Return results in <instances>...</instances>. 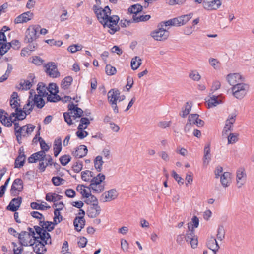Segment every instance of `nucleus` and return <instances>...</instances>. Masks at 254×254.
I'll return each instance as SVG.
<instances>
[{"label":"nucleus","mask_w":254,"mask_h":254,"mask_svg":"<svg viewBox=\"0 0 254 254\" xmlns=\"http://www.w3.org/2000/svg\"><path fill=\"white\" fill-rule=\"evenodd\" d=\"M93 9L100 23L103 25L104 27H107L110 29L109 32L111 34H114L119 31L120 27L118 25L119 17L117 15H110L111 10L108 6H105L104 8H102L94 5Z\"/></svg>","instance_id":"obj_1"},{"label":"nucleus","mask_w":254,"mask_h":254,"mask_svg":"<svg viewBox=\"0 0 254 254\" xmlns=\"http://www.w3.org/2000/svg\"><path fill=\"white\" fill-rule=\"evenodd\" d=\"M27 230L29 232L21 231L19 234H17L18 239L22 246L29 245L33 247L36 245V241L33 240L35 232L32 228L30 227H28Z\"/></svg>","instance_id":"obj_2"},{"label":"nucleus","mask_w":254,"mask_h":254,"mask_svg":"<svg viewBox=\"0 0 254 254\" xmlns=\"http://www.w3.org/2000/svg\"><path fill=\"white\" fill-rule=\"evenodd\" d=\"M34 228L35 230L36 233L38 236L36 237L34 235L33 240L36 241V244L39 242L43 243L45 244H51L52 239L50 234L44 230L42 227L40 226H35Z\"/></svg>","instance_id":"obj_3"},{"label":"nucleus","mask_w":254,"mask_h":254,"mask_svg":"<svg viewBox=\"0 0 254 254\" xmlns=\"http://www.w3.org/2000/svg\"><path fill=\"white\" fill-rule=\"evenodd\" d=\"M35 127H36L34 125L31 124H28L21 127L19 130L16 131L15 136L18 143L20 144H21L22 137H28L33 131Z\"/></svg>","instance_id":"obj_4"},{"label":"nucleus","mask_w":254,"mask_h":254,"mask_svg":"<svg viewBox=\"0 0 254 254\" xmlns=\"http://www.w3.org/2000/svg\"><path fill=\"white\" fill-rule=\"evenodd\" d=\"M249 88L247 84L241 83L234 85L231 90L233 95L237 99L241 100L247 95Z\"/></svg>","instance_id":"obj_5"},{"label":"nucleus","mask_w":254,"mask_h":254,"mask_svg":"<svg viewBox=\"0 0 254 254\" xmlns=\"http://www.w3.org/2000/svg\"><path fill=\"white\" fill-rule=\"evenodd\" d=\"M40 29V26L39 25L30 26L26 31L25 41L26 43H32L36 40L39 37Z\"/></svg>","instance_id":"obj_6"},{"label":"nucleus","mask_w":254,"mask_h":254,"mask_svg":"<svg viewBox=\"0 0 254 254\" xmlns=\"http://www.w3.org/2000/svg\"><path fill=\"white\" fill-rule=\"evenodd\" d=\"M150 36L156 41H163L168 38L169 36V32L160 26V24L158 26V28L150 33Z\"/></svg>","instance_id":"obj_7"},{"label":"nucleus","mask_w":254,"mask_h":254,"mask_svg":"<svg viewBox=\"0 0 254 254\" xmlns=\"http://www.w3.org/2000/svg\"><path fill=\"white\" fill-rule=\"evenodd\" d=\"M236 185L238 188H241L246 183L247 180V174L245 169L243 168H239L236 171Z\"/></svg>","instance_id":"obj_8"},{"label":"nucleus","mask_w":254,"mask_h":254,"mask_svg":"<svg viewBox=\"0 0 254 254\" xmlns=\"http://www.w3.org/2000/svg\"><path fill=\"white\" fill-rule=\"evenodd\" d=\"M120 92L117 89H112L108 93V100L109 103L114 102H120L125 99V96H120Z\"/></svg>","instance_id":"obj_9"},{"label":"nucleus","mask_w":254,"mask_h":254,"mask_svg":"<svg viewBox=\"0 0 254 254\" xmlns=\"http://www.w3.org/2000/svg\"><path fill=\"white\" fill-rule=\"evenodd\" d=\"M46 73L51 77L57 78L60 76L57 66L54 62H49L45 66Z\"/></svg>","instance_id":"obj_10"},{"label":"nucleus","mask_w":254,"mask_h":254,"mask_svg":"<svg viewBox=\"0 0 254 254\" xmlns=\"http://www.w3.org/2000/svg\"><path fill=\"white\" fill-rule=\"evenodd\" d=\"M222 4L221 0H204L203 7L207 10H217Z\"/></svg>","instance_id":"obj_11"},{"label":"nucleus","mask_w":254,"mask_h":254,"mask_svg":"<svg viewBox=\"0 0 254 254\" xmlns=\"http://www.w3.org/2000/svg\"><path fill=\"white\" fill-rule=\"evenodd\" d=\"M118 193L115 189H111L104 192L101 196V200L103 202H109L117 198Z\"/></svg>","instance_id":"obj_12"},{"label":"nucleus","mask_w":254,"mask_h":254,"mask_svg":"<svg viewBox=\"0 0 254 254\" xmlns=\"http://www.w3.org/2000/svg\"><path fill=\"white\" fill-rule=\"evenodd\" d=\"M226 79L228 83L234 86L237 84L241 83L244 80V78L239 73H230L227 75Z\"/></svg>","instance_id":"obj_13"},{"label":"nucleus","mask_w":254,"mask_h":254,"mask_svg":"<svg viewBox=\"0 0 254 254\" xmlns=\"http://www.w3.org/2000/svg\"><path fill=\"white\" fill-rule=\"evenodd\" d=\"M23 189V181L20 178H17L13 181L10 190L11 194L15 196Z\"/></svg>","instance_id":"obj_14"},{"label":"nucleus","mask_w":254,"mask_h":254,"mask_svg":"<svg viewBox=\"0 0 254 254\" xmlns=\"http://www.w3.org/2000/svg\"><path fill=\"white\" fill-rule=\"evenodd\" d=\"M101 207L97 204H92L88 208L87 214L89 217L91 218H96L98 216L101 212Z\"/></svg>","instance_id":"obj_15"},{"label":"nucleus","mask_w":254,"mask_h":254,"mask_svg":"<svg viewBox=\"0 0 254 254\" xmlns=\"http://www.w3.org/2000/svg\"><path fill=\"white\" fill-rule=\"evenodd\" d=\"M47 156L44 151H40L32 154L28 158V161L30 163H35L38 161H42L43 159L46 158Z\"/></svg>","instance_id":"obj_16"},{"label":"nucleus","mask_w":254,"mask_h":254,"mask_svg":"<svg viewBox=\"0 0 254 254\" xmlns=\"http://www.w3.org/2000/svg\"><path fill=\"white\" fill-rule=\"evenodd\" d=\"M22 202V198L18 197L11 200L7 207V209L12 212H15L19 208Z\"/></svg>","instance_id":"obj_17"},{"label":"nucleus","mask_w":254,"mask_h":254,"mask_svg":"<svg viewBox=\"0 0 254 254\" xmlns=\"http://www.w3.org/2000/svg\"><path fill=\"white\" fill-rule=\"evenodd\" d=\"M33 16V13L30 11L25 12L17 16L14 20L16 24L27 22L31 20Z\"/></svg>","instance_id":"obj_18"},{"label":"nucleus","mask_w":254,"mask_h":254,"mask_svg":"<svg viewBox=\"0 0 254 254\" xmlns=\"http://www.w3.org/2000/svg\"><path fill=\"white\" fill-rule=\"evenodd\" d=\"M31 91H32L31 100L33 106L36 105V107L39 109L43 108V107L44 106L45 104L44 100L43 99L42 97H40V95H38L37 94H35L33 97V93H35V91L33 90H31Z\"/></svg>","instance_id":"obj_19"},{"label":"nucleus","mask_w":254,"mask_h":254,"mask_svg":"<svg viewBox=\"0 0 254 254\" xmlns=\"http://www.w3.org/2000/svg\"><path fill=\"white\" fill-rule=\"evenodd\" d=\"M87 148L84 145H81L76 148L75 150L73 151V155L77 158H81L86 155L87 153Z\"/></svg>","instance_id":"obj_20"},{"label":"nucleus","mask_w":254,"mask_h":254,"mask_svg":"<svg viewBox=\"0 0 254 254\" xmlns=\"http://www.w3.org/2000/svg\"><path fill=\"white\" fill-rule=\"evenodd\" d=\"M236 115L232 114L229 115L228 119L226 121L224 131L228 132L232 130V127L236 120Z\"/></svg>","instance_id":"obj_21"},{"label":"nucleus","mask_w":254,"mask_h":254,"mask_svg":"<svg viewBox=\"0 0 254 254\" xmlns=\"http://www.w3.org/2000/svg\"><path fill=\"white\" fill-rule=\"evenodd\" d=\"M188 121L190 122L193 125H196L198 127H202L204 124V122L199 118V115L197 114H192L189 116Z\"/></svg>","instance_id":"obj_22"},{"label":"nucleus","mask_w":254,"mask_h":254,"mask_svg":"<svg viewBox=\"0 0 254 254\" xmlns=\"http://www.w3.org/2000/svg\"><path fill=\"white\" fill-rule=\"evenodd\" d=\"M73 224L75 230L79 232L85 225V220L83 216H77L74 220Z\"/></svg>","instance_id":"obj_23"},{"label":"nucleus","mask_w":254,"mask_h":254,"mask_svg":"<svg viewBox=\"0 0 254 254\" xmlns=\"http://www.w3.org/2000/svg\"><path fill=\"white\" fill-rule=\"evenodd\" d=\"M39 224L42 227L45 232H47L52 231L54 229L55 226L57 225L55 224L54 222L45 221V220L40 221Z\"/></svg>","instance_id":"obj_24"},{"label":"nucleus","mask_w":254,"mask_h":254,"mask_svg":"<svg viewBox=\"0 0 254 254\" xmlns=\"http://www.w3.org/2000/svg\"><path fill=\"white\" fill-rule=\"evenodd\" d=\"M15 111V112L11 114V116L17 120H23L26 118V117L27 115H26L25 111L21 108H16Z\"/></svg>","instance_id":"obj_25"},{"label":"nucleus","mask_w":254,"mask_h":254,"mask_svg":"<svg viewBox=\"0 0 254 254\" xmlns=\"http://www.w3.org/2000/svg\"><path fill=\"white\" fill-rule=\"evenodd\" d=\"M52 158L50 155H47V158L43 159L42 161H40L39 164V169L43 172L45 170L46 167L48 165H52Z\"/></svg>","instance_id":"obj_26"},{"label":"nucleus","mask_w":254,"mask_h":254,"mask_svg":"<svg viewBox=\"0 0 254 254\" xmlns=\"http://www.w3.org/2000/svg\"><path fill=\"white\" fill-rule=\"evenodd\" d=\"M29 78L32 79V81L29 80H24L23 82H21L19 85L20 86V89L22 90H28L32 86V83H34V76L33 74H30L29 75Z\"/></svg>","instance_id":"obj_27"},{"label":"nucleus","mask_w":254,"mask_h":254,"mask_svg":"<svg viewBox=\"0 0 254 254\" xmlns=\"http://www.w3.org/2000/svg\"><path fill=\"white\" fill-rule=\"evenodd\" d=\"M211 160L210 145L207 144L204 149L203 165H207Z\"/></svg>","instance_id":"obj_28"},{"label":"nucleus","mask_w":254,"mask_h":254,"mask_svg":"<svg viewBox=\"0 0 254 254\" xmlns=\"http://www.w3.org/2000/svg\"><path fill=\"white\" fill-rule=\"evenodd\" d=\"M30 95L29 97L27 103L24 106L23 110L25 111L26 115H29L33 109L34 106L32 102V91H30Z\"/></svg>","instance_id":"obj_29"},{"label":"nucleus","mask_w":254,"mask_h":254,"mask_svg":"<svg viewBox=\"0 0 254 254\" xmlns=\"http://www.w3.org/2000/svg\"><path fill=\"white\" fill-rule=\"evenodd\" d=\"M207 247L214 252V254H216V252L220 248L216 240L214 238H212L208 241Z\"/></svg>","instance_id":"obj_30"},{"label":"nucleus","mask_w":254,"mask_h":254,"mask_svg":"<svg viewBox=\"0 0 254 254\" xmlns=\"http://www.w3.org/2000/svg\"><path fill=\"white\" fill-rule=\"evenodd\" d=\"M37 90L40 97L44 96L46 97L48 96V92L47 90V87L43 82H40L37 85Z\"/></svg>","instance_id":"obj_31"},{"label":"nucleus","mask_w":254,"mask_h":254,"mask_svg":"<svg viewBox=\"0 0 254 254\" xmlns=\"http://www.w3.org/2000/svg\"><path fill=\"white\" fill-rule=\"evenodd\" d=\"M230 176L229 172H224L220 177V181L222 186L224 187H228L230 183Z\"/></svg>","instance_id":"obj_32"},{"label":"nucleus","mask_w":254,"mask_h":254,"mask_svg":"<svg viewBox=\"0 0 254 254\" xmlns=\"http://www.w3.org/2000/svg\"><path fill=\"white\" fill-rule=\"evenodd\" d=\"M62 150V139L57 138L54 142V153L55 157H57Z\"/></svg>","instance_id":"obj_33"},{"label":"nucleus","mask_w":254,"mask_h":254,"mask_svg":"<svg viewBox=\"0 0 254 254\" xmlns=\"http://www.w3.org/2000/svg\"><path fill=\"white\" fill-rule=\"evenodd\" d=\"M87 189L90 190H92L96 193H100L104 191L105 186L104 185L102 184L95 185L93 183H90V185L87 187Z\"/></svg>","instance_id":"obj_34"},{"label":"nucleus","mask_w":254,"mask_h":254,"mask_svg":"<svg viewBox=\"0 0 254 254\" xmlns=\"http://www.w3.org/2000/svg\"><path fill=\"white\" fill-rule=\"evenodd\" d=\"M45 245L43 243L39 242V243L36 244V245L33 247L34 251L37 254H43L47 251Z\"/></svg>","instance_id":"obj_35"},{"label":"nucleus","mask_w":254,"mask_h":254,"mask_svg":"<svg viewBox=\"0 0 254 254\" xmlns=\"http://www.w3.org/2000/svg\"><path fill=\"white\" fill-rule=\"evenodd\" d=\"M87 187L84 185H78L76 187L77 190L80 193L84 198L87 197L88 195H90L89 193L91 192L90 190L85 189Z\"/></svg>","instance_id":"obj_36"},{"label":"nucleus","mask_w":254,"mask_h":254,"mask_svg":"<svg viewBox=\"0 0 254 254\" xmlns=\"http://www.w3.org/2000/svg\"><path fill=\"white\" fill-rule=\"evenodd\" d=\"M192 13L182 15L181 16L177 17L178 20L179 26L185 25L190 19L192 17Z\"/></svg>","instance_id":"obj_37"},{"label":"nucleus","mask_w":254,"mask_h":254,"mask_svg":"<svg viewBox=\"0 0 254 254\" xmlns=\"http://www.w3.org/2000/svg\"><path fill=\"white\" fill-rule=\"evenodd\" d=\"M94 166L98 172L102 170V166L104 163L102 156H97L94 160Z\"/></svg>","instance_id":"obj_38"},{"label":"nucleus","mask_w":254,"mask_h":254,"mask_svg":"<svg viewBox=\"0 0 254 254\" xmlns=\"http://www.w3.org/2000/svg\"><path fill=\"white\" fill-rule=\"evenodd\" d=\"M141 64V60L137 56L132 58L131 61V67L133 70H136Z\"/></svg>","instance_id":"obj_39"},{"label":"nucleus","mask_w":254,"mask_h":254,"mask_svg":"<svg viewBox=\"0 0 254 254\" xmlns=\"http://www.w3.org/2000/svg\"><path fill=\"white\" fill-rule=\"evenodd\" d=\"M73 81L72 77L71 76H67L65 77L61 82V87L62 88L65 90L67 89L70 85L71 84V83Z\"/></svg>","instance_id":"obj_40"},{"label":"nucleus","mask_w":254,"mask_h":254,"mask_svg":"<svg viewBox=\"0 0 254 254\" xmlns=\"http://www.w3.org/2000/svg\"><path fill=\"white\" fill-rule=\"evenodd\" d=\"M93 173L89 170H86L81 172V178L86 182H90L94 176Z\"/></svg>","instance_id":"obj_41"},{"label":"nucleus","mask_w":254,"mask_h":254,"mask_svg":"<svg viewBox=\"0 0 254 254\" xmlns=\"http://www.w3.org/2000/svg\"><path fill=\"white\" fill-rule=\"evenodd\" d=\"M105 179V176L101 173L98 174L96 176H93L91 183L95 185L101 184V183Z\"/></svg>","instance_id":"obj_42"},{"label":"nucleus","mask_w":254,"mask_h":254,"mask_svg":"<svg viewBox=\"0 0 254 254\" xmlns=\"http://www.w3.org/2000/svg\"><path fill=\"white\" fill-rule=\"evenodd\" d=\"M142 8L143 7L140 4H134L128 8V11L130 13L134 14V15H137L138 13L142 11Z\"/></svg>","instance_id":"obj_43"},{"label":"nucleus","mask_w":254,"mask_h":254,"mask_svg":"<svg viewBox=\"0 0 254 254\" xmlns=\"http://www.w3.org/2000/svg\"><path fill=\"white\" fill-rule=\"evenodd\" d=\"M151 16L150 15H145L141 16H137V15H133L132 16L133 21L136 23L139 22H145L150 19Z\"/></svg>","instance_id":"obj_44"},{"label":"nucleus","mask_w":254,"mask_h":254,"mask_svg":"<svg viewBox=\"0 0 254 254\" xmlns=\"http://www.w3.org/2000/svg\"><path fill=\"white\" fill-rule=\"evenodd\" d=\"M3 113H1L0 116V120L2 124L7 126L8 127H10L12 126L11 124V120H12V117L10 115L9 118L6 117L5 116H3Z\"/></svg>","instance_id":"obj_45"},{"label":"nucleus","mask_w":254,"mask_h":254,"mask_svg":"<svg viewBox=\"0 0 254 254\" xmlns=\"http://www.w3.org/2000/svg\"><path fill=\"white\" fill-rule=\"evenodd\" d=\"M188 227L189 230L186 234L185 239H186V240L187 242H189L190 240H192L196 236L194 234V232L193 227L191 225H190L189 223L188 224Z\"/></svg>","instance_id":"obj_46"},{"label":"nucleus","mask_w":254,"mask_h":254,"mask_svg":"<svg viewBox=\"0 0 254 254\" xmlns=\"http://www.w3.org/2000/svg\"><path fill=\"white\" fill-rule=\"evenodd\" d=\"M178 20H177V18H174L168 21L162 22L160 23V26H179L178 25Z\"/></svg>","instance_id":"obj_47"},{"label":"nucleus","mask_w":254,"mask_h":254,"mask_svg":"<svg viewBox=\"0 0 254 254\" xmlns=\"http://www.w3.org/2000/svg\"><path fill=\"white\" fill-rule=\"evenodd\" d=\"M90 195L87 197H85L86 199L85 200V203L88 205H92V204H98V200L96 196L92 195L91 192L89 193Z\"/></svg>","instance_id":"obj_48"},{"label":"nucleus","mask_w":254,"mask_h":254,"mask_svg":"<svg viewBox=\"0 0 254 254\" xmlns=\"http://www.w3.org/2000/svg\"><path fill=\"white\" fill-rule=\"evenodd\" d=\"M207 102L209 108L215 107L220 103V101L218 99V97L215 96L210 97Z\"/></svg>","instance_id":"obj_49"},{"label":"nucleus","mask_w":254,"mask_h":254,"mask_svg":"<svg viewBox=\"0 0 254 254\" xmlns=\"http://www.w3.org/2000/svg\"><path fill=\"white\" fill-rule=\"evenodd\" d=\"M90 124V121L89 119L86 117H82L80 119V123L77 127V129L84 128H87L88 125Z\"/></svg>","instance_id":"obj_50"},{"label":"nucleus","mask_w":254,"mask_h":254,"mask_svg":"<svg viewBox=\"0 0 254 254\" xmlns=\"http://www.w3.org/2000/svg\"><path fill=\"white\" fill-rule=\"evenodd\" d=\"M189 76L190 79L195 81H198L201 79V75L197 70L191 71Z\"/></svg>","instance_id":"obj_51"},{"label":"nucleus","mask_w":254,"mask_h":254,"mask_svg":"<svg viewBox=\"0 0 254 254\" xmlns=\"http://www.w3.org/2000/svg\"><path fill=\"white\" fill-rule=\"evenodd\" d=\"M0 45V55L3 56L10 49L11 45L8 43H3Z\"/></svg>","instance_id":"obj_52"},{"label":"nucleus","mask_w":254,"mask_h":254,"mask_svg":"<svg viewBox=\"0 0 254 254\" xmlns=\"http://www.w3.org/2000/svg\"><path fill=\"white\" fill-rule=\"evenodd\" d=\"M60 211V210H58V209H55L53 221L55 224H58L62 221L63 217L61 215Z\"/></svg>","instance_id":"obj_53"},{"label":"nucleus","mask_w":254,"mask_h":254,"mask_svg":"<svg viewBox=\"0 0 254 254\" xmlns=\"http://www.w3.org/2000/svg\"><path fill=\"white\" fill-rule=\"evenodd\" d=\"M62 100L61 98L57 93H52L48 95L47 100L51 102H57Z\"/></svg>","instance_id":"obj_54"},{"label":"nucleus","mask_w":254,"mask_h":254,"mask_svg":"<svg viewBox=\"0 0 254 254\" xmlns=\"http://www.w3.org/2000/svg\"><path fill=\"white\" fill-rule=\"evenodd\" d=\"M70 113L72 115L73 114L72 118L74 120H75L76 118H79L83 116V111L81 108L77 107L75 109L74 112H72Z\"/></svg>","instance_id":"obj_55"},{"label":"nucleus","mask_w":254,"mask_h":254,"mask_svg":"<svg viewBox=\"0 0 254 254\" xmlns=\"http://www.w3.org/2000/svg\"><path fill=\"white\" fill-rule=\"evenodd\" d=\"M48 92H49L50 94L58 93L59 92L58 87L56 83H51L47 87Z\"/></svg>","instance_id":"obj_56"},{"label":"nucleus","mask_w":254,"mask_h":254,"mask_svg":"<svg viewBox=\"0 0 254 254\" xmlns=\"http://www.w3.org/2000/svg\"><path fill=\"white\" fill-rule=\"evenodd\" d=\"M225 237V231L223 226H219L217 229V238L222 241Z\"/></svg>","instance_id":"obj_57"},{"label":"nucleus","mask_w":254,"mask_h":254,"mask_svg":"<svg viewBox=\"0 0 254 254\" xmlns=\"http://www.w3.org/2000/svg\"><path fill=\"white\" fill-rule=\"evenodd\" d=\"M71 159L69 155H64L60 158V161L62 165L65 166L70 161Z\"/></svg>","instance_id":"obj_58"},{"label":"nucleus","mask_w":254,"mask_h":254,"mask_svg":"<svg viewBox=\"0 0 254 254\" xmlns=\"http://www.w3.org/2000/svg\"><path fill=\"white\" fill-rule=\"evenodd\" d=\"M106 73L108 75H113L116 73V69L110 64H107L105 68Z\"/></svg>","instance_id":"obj_59"},{"label":"nucleus","mask_w":254,"mask_h":254,"mask_svg":"<svg viewBox=\"0 0 254 254\" xmlns=\"http://www.w3.org/2000/svg\"><path fill=\"white\" fill-rule=\"evenodd\" d=\"M25 158H22L21 156H18L15 161V167L20 168L23 166Z\"/></svg>","instance_id":"obj_60"},{"label":"nucleus","mask_w":254,"mask_h":254,"mask_svg":"<svg viewBox=\"0 0 254 254\" xmlns=\"http://www.w3.org/2000/svg\"><path fill=\"white\" fill-rule=\"evenodd\" d=\"M86 128H82L80 129H78L76 134L79 138L82 139L88 136V133L84 130Z\"/></svg>","instance_id":"obj_61"},{"label":"nucleus","mask_w":254,"mask_h":254,"mask_svg":"<svg viewBox=\"0 0 254 254\" xmlns=\"http://www.w3.org/2000/svg\"><path fill=\"white\" fill-rule=\"evenodd\" d=\"M52 181L55 186H57L61 184H63L65 182V180L60 177H53L52 179Z\"/></svg>","instance_id":"obj_62"},{"label":"nucleus","mask_w":254,"mask_h":254,"mask_svg":"<svg viewBox=\"0 0 254 254\" xmlns=\"http://www.w3.org/2000/svg\"><path fill=\"white\" fill-rule=\"evenodd\" d=\"M238 134L236 133H230L228 136V143L233 144L238 141Z\"/></svg>","instance_id":"obj_63"},{"label":"nucleus","mask_w":254,"mask_h":254,"mask_svg":"<svg viewBox=\"0 0 254 254\" xmlns=\"http://www.w3.org/2000/svg\"><path fill=\"white\" fill-rule=\"evenodd\" d=\"M191 105L190 104H189L188 102H187L185 108L184 110H183L182 114L180 113V115L183 118L185 117L189 114L191 110Z\"/></svg>","instance_id":"obj_64"}]
</instances>
